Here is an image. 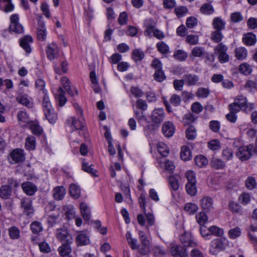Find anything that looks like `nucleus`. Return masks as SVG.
<instances>
[{
	"label": "nucleus",
	"instance_id": "obj_34",
	"mask_svg": "<svg viewBox=\"0 0 257 257\" xmlns=\"http://www.w3.org/2000/svg\"><path fill=\"white\" fill-rule=\"evenodd\" d=\"M201 13L205 15H210L214 12L213 6L210 3H205L202 5L200 9Z\"/></svg>",
	"mask_w": 257,
	"mask_h": 257
},
{
	"label": "nucleus",
	"instance_id": "obj_41",
	"mask_svg": "<svg viewBox=\"0 0 257 257\" xmlns=\"http://www.w3.org/2000/svg\"><path fill=\"white\" fill-rule=\"evenodd\" d=\"M187 193L190 196H195L197 192L196 183H187L185 186Z\"/></svg>",
	"mask_w": 257,
	"mask_h": 257
},
{
	"label": "nucleus",
	"instance_id": "obj_45",
	"mask_svg": "<svg viewBox=\"0 0 257 257\" xmlns=\"http://www.w3.org/2000/svg\"><path fill=\"white\" fill-rule=\"evenodd\" d=\"M135 115L140 123L144 125L145 123H149L147 117L145 115L143 112L140 110H136L135 111Z\"/></svg>",
	"mask_w": 257,
	"mask_h": 257
},
{
	"label": "nucleus",
	"instance_id": "obj_48",
	"mask_svg": "<svg viewBox=\"0 0 257 257\" xmlns=\"http://www.w3.org/2000/svg\"><path fill=\"white\" fill-rule=\"evenodd\" d=\"M251 71L252 69L250 66L247 63H244L239 65V71L240 73L244 75H248L250 74Z\"/></svg>",
	"mask_w": 257,
	"mask_h": 257
},
{
	"label": "nucleus",
	"instance_id": "obj_27",
	"mask_svg": "<svg viewBox=\"0 0 257 257\" xmlns=\"http://www.w3.org/2000/svg\"><path fill=\"white\" fill-rule=\"evenodd\" d=\"M144 25L146 28L144 32L145 35L151 37L152 31L156 28L153 21L152 19L146 20L144 22Z\"/></svg>",
	"mask_w": 257,
	"mask_h": 257
},
{
	"label": "nucleus",
	"instance_id": "obj_3",
	"mask_svg": "<svg viewBox=\"0 0 257 257\" xmlns=\"http://www.w3.org/2000/svg\"><path fill=\"white\" fill-rule=\"evenodd\" d=\"M252 154H257V150L252 144L240 147L236 152V156L241 161L249 159Z\"/></svg>",
	"mask_w": 257,
	"mask_h": 257
},
{
	"label": "nucleus",
	"instance_id": "obj_25",
	"mask_svg": "<svg viewBox=\"0 0 257 257\" xmlns=\"http://www.w3.org/2000/svg\"><path fill=\"white\" fill-rule=\"evenodd\" d=\"M226 23L220 17L215 18L212 22L214 30L222 31L225 29Z\"/></svg>",
	"mask_w": 257,
	"mask_h": 257
},
{
	"label": "nucleus",
	"instance_id": "obj_23",
	"mask_svg": "<svg viewBox=\"0 0 257 257\" xmlns=\"http://www.w3.org/2000/svg\"><path fill=\"white\" fill-rule=\"evenodd\" d=\"M65 91L61 87L58 88L55 94L56 100L58 102L60 106H63L67 101V98L65 96Z\"/></svg>",
	"mask_w": 257,
	"mask_h": 257
},
{
	"label": "nucleus",
	"instance_id": "obj_52",
	"mask_svg": "<svg viewBox=\"0 0 257 257\" xmlns=\"http://www.w3.org/2000/svg\"><path fill=\"white\" fill-rule=\"evenodd\" d=\"M196 218L197 222L200 225H203L206 223L208 220V217L206 213L204 212H201L196 215Z\"/></svg>",
	"mask_w": 257,
	"mask_h": 257
},
{
	"label": "nucleus",
	"instance_id": "obj_29",
	"mask_svg": "<svg viewBox=\"0 0 257 257\" xmlns=\"http://www.w3.org/2000/svg\"><path fill=\"white\" fill-rule=\"evenodd\" d=\"M247 50L242 47L236 48L235 50V57L238 60H243L247 57Z\"/></svg>",
	"mask_w": 257,
	"mask_h": 257
},
{
	"label": "nucleus",
	"instance_id": "obj_40",
	"mask_svg": "<svg viewBox=\"0 0 257 257\" xmlns=\"http://www.w3.org/2000/svg\"><path fill=\"white\" fill-rule=\"evenodd\" d=\"M81 190L79 186L75 184H71L69 186V193L70 195L77 198L80 195Z\"/></svg>",
	"mask_w": 257,
	"mask_h": 257
},
{
	"label": "nucleus",
	"instance_id": "obj_2",
	"mask_svg": "<svg viewBox=\"0 0 257 257\" xmlns=\"http://www.w3.org/2000/svg\"><path fill=\"white\" fill-rule=\"evenodd\" d=\"M42 105L46 118L50 123H55L57 119V115L52 107L47 94L44 95Z\"/></svg>",
	"mask_w": 257,
	"mask_h": 257
},
{
	"label": "nucleus",
	"instance_id": "obj_9",
	"mask_svg": "<svg viewBox=\"0 0 257 257\" xmlns=\"http://www.w3.org/2000/svg\"><path fill=\"white\" fill-rule=\"evenodd\" d=\"M55 235L57 238L62 242H72V237L66 228L57 229Z\"/></svg>",
	"mask_w": 257,
	"mask_h": 257
},
{
	"label": "nucleus",
	"instance_id": "obj_26",
	"mask_svg": "<svg viewBox=\"0 0 257 257\" xmlns=\"http://www.w3.org/2000/svg\"><path fill=\"white\" fill-rule=\"evenodd\" d=\"M256 36L251 33H248L244 34L242 38L243 42L248 46H252L256 43Z\"/></svg>",
	"mask_w": 257,
	"mask_h": 257
},
{
	"label": "nucleus",
	"instance_id": "obj_20",
	"mask_svg": "<svg viewBox=\"0 0 257 257\" xmlns=\"http://www.w3.org/2000/svg\"><path fill=\"white\" fill-rule=\"evenodd\" d=\"M53 196L56 200H62L66 193L65 188L62 186H57L54 188L52 191Z\"/></svg>",
	"mask_w": 257,
	"mask_h": 257
},
{
	"label": "nucleus",
	"instance_id": "obj_55",
	"mask_svg": "<svg viewBox=\"0 0 257 257\" xmlns=\"http://www.w3.org/2000/svg\"><path fill=\"white\" fill-rule=\"evenodd\" d=\"M210 91L208 88L200 87L196 92V96L202 98H206L208 96Z\"/></svg>",
	"mask_w": 257,
	"mask_h": 257
},
{
	"label": "nucleus",
	"instance_id": "obj_36",
	"mask_svg": "<svg viewBox=\"0 0 257 257\" xmlns=\"http://www.w3.org/2000/svg\"><path fill=\"white\" fill-rule=\"evenodd\" d=\"M223 38L222 31L214 30L211 33V40L215 43H220Z\"/></svg>",
	"mask_w": 257,
	"mask_h": 257
},
{
	"label": "nucleus",
	"instance_id": "obj_32",
	"mask_svg": "<svg viewBox=\"0 0 257 257\" xmlns=\"http://www.w3.org/2000/svg\"><path fill=\"white\" fill-rule=\"evenodd\" d=\"M192 154L189 147L184 146L181 148L180 157L184 161L190 160L192 158Z\"/></svg>",
	"mask_w": 257,
	"mask_h": 257
},
{
	"label": "nucleus",
	"instance_id": "obj_61",
	"mask_svg": "<svg viewBox=\"0 0 257 257\" xmlns=\"http://www.w3.org/2000/svg\"><path fill=\"white\" fill-rule=\"evenodd\" d=\"M245 185L246 187L249 190H252L255 188L256 183L254 178L252 177H248L245 181Z\"/></svg>",
	"mask_w": 257,
	"mask_h": 257
},
{
	"label": "nucleus",
	"instance_id": "obj_21",
	"mask_svg": "<svg viewBox=\"0 0 257 257\" xmlns=\"http://www.w3.org/2000/svg\"><path fill=\"white\" fill-rule=\"evenodd\" d=\"M16 100L17 101L27 106V107H32L33 106L32 102L30 100L29 96L27 94L20 93L17 96Z\"/></svg>",
	"mask_w": 257,
	"mask_h": 257
},
{
	"label": "nucleus",
	"instance_id": "obj_18",
	"mask_svg": "<svg viewBox=\"0 0 257 257\" xmlns=\"http://www.w3.org/2000/svg\"><path fill=\"white\" fill-rule=\"evenodd\" d=\"M10 158L13 163H18L22 162L25 159V156L22 150L17 149L10 153ZM12 163V162H11Z\"/></svg>",
	"mask_w": 257,
	"mask_h": 257
},
{
	"label": "nucleus",
	"instance_id": "obj_16",
	"mask_svg": "<svg viewBox=\"0 0 257 257\" xmlns=\"http://www.w3.org/2000/svg\"><path fill=\"white\" fill-rule=\"evenodd\" d=\"M83 119H76L74 117L69 118L67 120V123L70 125L72 131L74 130H80L84 127Z\"/></svg>",
	"mask_w": 257,
	"mask_h": 257
},
{
	"label": "nucleus",
	"instance_id": "obj_49",
	"mask_svg": "<svg viewBox=\"0 0 257 257\" xmlns=\"http://www.w3.org/2000/svg\"><path fill=\"white\" fill-rule=\"evenodd\" d=\"M198 206L193 203H186L184 206V210L189 214H194L198 210Z\"/></svg>",
	"mask_w": 257,
	"mask_h": 257
},
{
	"label": "nucleus",
	"instance_id": "obj_24",
	"mask_svg": "<svg viewBox=\"0 0 257 257\" xmlns=\"http://www.w3.org/2000/svg\"><path fill=\"white\" fill-rule=\"evenodd\" d=\"M14 6L11 0H0V9L8 13L13 11Z\"/></svg>",
	"mask_w": 257,
	"mask_h": 257
},
{
	"label": "nucleus",
	"instance_id": "obj_60",
	"mask_svg": "<svg viewBox=\"0 0 257 257\" xmlns=\"http://www.w3.org/2000/svg\"><path fill=\"white\" fill-rule=\"evenodd\" d=\"M191 54L194 57H202L205 54L204 49L201 47H195L192 49Z\"/></svg>",
	"mask_w": 257,
	"mask_h": 257
},
{
	"label": "nucleus",
	"instance_id": "obj_39",
	"mask_svg": "<svg viewBox=\"0 0 257 257\" xmlns=\"http://www.w3.org/2000/svg\"><path fill=\"white\" fill-rule=\"evenodd\" d=\"M9 235L12 239H18L20 236V230L16 226L10 227L9 229Z\"/></svg>",
	"mask_w": 257,
	"mask_h": 257
},
{
	"label": "nucleus",
	"instance_id": "obj_11",
	"mask_svg": "<svg viewBox=\"0 0 257 257\" xmlns=\"http://www.w3.org/2000/svg\"><path fill=\"white\" fill-rule=\"evenodd\" d=\"M58 47L55 43L49 44L46 49L47 58L51 61L54 60L58 57Z\"/></svg>",
	"mask_w": 257,
	"mask_h": 257
},
{
	"label": "nucleus",
	"instance_id": "obj_57",
	"mask_svg": "<svg viewBox=\"0 0 257 257\" xmlns=\"http://www.w3.org/2000/svg\"><path fill=\"white\" fill-rule=\"evenodd\" d=\"M154 77L155 80L158 82H160L164 81L166 78L162 69L155 70V73L154 74Z\"/></svg>",
	"mask_w": 257,
	"mask_h": 257
},
{
	"label": "nucleus",
	"instance_id": "obj_38",
	"mask_svg": "<svg viewBox=\"0 0 257 257\" xmlns=\"http://www.w3.org/2000/svg\"><path fill=\"white\" fill-rule=\"evenodd\" d=\"M25 148L28 150H34L36 148V139L33 136L28 137L25 140Z\"/></svg>",
	"mask_w": 257,
	"mask_h": 257
},
{
	"label": "nucleus",
	"instance_id": "obj_33",
	"mask_svg": "<svg viewBox=\"0 0 257 257\" xmlns=\"http://www.w3.org/2000/svg\"><path fill=\"white\" fill-rule=\"evenodd\" d=\"M12 190L9 185H3L0 188V197L4 199H8L11 195Z\"/></svg>",
	"mask_w": 257,
	"mask_h": 257
},
{
	"label": "nucleus",
	"instance_id": "obj_10",
	"mask_svg": "<svg viewBox=\"0 0 257 257\" xmlns=\"http://www.w3.org/2000/svg\"><path fill=\"white\" fill-rule=\"evenodd\" d=\"M162 132L165 137L167 138L172 137L175 132V127L173 123L170 121L165 122L162 125Z\"/></svg>",
	"mask_w": 257,
	"mask_h": 257
},
{
	"label": "nucleus",
	"instance_id": "obj_8",
	"mask_svg": "<svg viewBox=\"0 0 257 257\" xmlns=\"http://www.w3.org/2000/svg\"><path fill=\"white\" fill-rule=\"evenodd\" d=\"M224 248V242L221 238L212 240L210 244L209 252L212 255H216Z\"/></svg>",
	"mask_w": 257,
	"mask_h": 257
},
{
	"label": "nucleus",
	"instance_id": "obj_19",
	"mask_svg": "<svg viewBox=\"0 0 257 257\" xmlns=\"http://www.w3.org/2000/svg\"><path fill=\"white\" fill-rule=\"evenodd\" d=\"M213 204L212 199L209 196H204L200 200V206L204 210H211L213 208Z\"/></svg>",
	"mask_w": 257,
	"mask_h": 257
},
{
	"label": "nucleus",
	"instance_id": "obj_44",
	"mask_svg": "<svg viewBox=\"0 0 257 257\" xmlns=\"http://www.w3.org/2000/svg\"><path fill=\"white\" fill-rule=\"evenodd\" d=\"M156 47L158 50L162 54H167L170 52L169 46L163 41L158 42Z\"/></svg>",
	"mask_w": 257,
	"mask_h": 257
},
{
	"label": "nucleus",
	"instance_id": "obj_12",
	"mask_svg": "<svg viewBox=\"0 0 257 257\" xmlns=\"http://www.w3.org/2000/svg\"><path fill=\"white\" fill-rule=\"evenodd\" d=\"M185 84L188 86L199 85L201 83L199 82V76L194 74H187L183 76Z\"/></svg>",
	"mask_w": 257,
	"mask_h": 257
},
{
	"label": "nucleus",
	"instance_id": "obj_53",
	"mask_svg": "<svg viewBox=\"0 0 257 257\" xmlns=\"http://www.w3.org/2000/svg\"><path fill=\"white\" fill-rule=\"evenodd\" d=\"M144 57V52L140 49H135L132 53V58L136 61H141Z\"/></svg>",
	"mask_w": 257,
	"mask_h": 257
},
{
	"label": "nucleus",
	"instance_id": "obj_7",
	"mask_svg": "<svg viewBox=\"0 0 257 257\" xmlns=\"http://www.w3.org/2000/svg\"><path fill=\"white\" fill-rule=\"evenodd\" d=\"M139 238L141 242L142 247L139 248L141 254H146L149 251L150 242L147 235L143 231H140L139 233Z\"/></svg>",
	"mask_w": 257,
	"mask_h": 257
},
{
	"label": "nucleus",
	"instance_id": "obj_46",
	"mask_svg": "<svg viewBox=\"0 0 257 257\" xmlns=\"http://www.w3.org/2000/svg\"><path fill=\"white\" fill-rule=\"evenodd\" d=\"M195 162L199 167H203L208 164V160L204 156L198 155L195 157Z\"/></svg>",
	"mask_w": 257,
	"mask_h": 257
},
{
	"label": "nucleus",
	"instance_id": "obj_6",
	"mask_svg": "<svg viewBox=\"0 0 257 257\" xmlns=\"http://www.w3.org/2000/svg\"><path fill=\"white\" fill-rule=\"evenodd\" d=\"M245 97L242 95L237 96L234 100V102L243 108V110L246 113L250 112L254 108L253 103H248Z\"/></svg>",
	"mask_w": 257,
	"mask_h": 257
},
{
	"label": "nucleus",
	"instance_id": "obj_42",
	"mask_svg": "<svg viewBox=\"0 0 257 257\" xmlns=\"http://www.w3.org/2000/svg\"><path fill=\"white\" fill-rule=\"evenodd\" d=\"M65 215L68 220H70L75 217V212L72 206L68 205L64 207Z\"/></svg>",
	"mask_w": 257,
	"mask_h": 257
},
{
	"label": "nucleus",
	"instance_id": "obj_64",
	"mask_svg": "<svg viewBox=\"0 0 257 257\" xmlns=\"http://www.w3.org/2000/svg\"><path fill=\"white\" fill-rule=\"evenodd\" d=\"M30 129L33 134L40 135L43 133L42 128L38 124L33 123L30 126Z\"/></svg>",
	"mask_w": 257,
	"mask_h": 257
},
{
	"label": "nucleus",
	"instance_id": "obj_58",
	"mask_svg": "<svg viewBox=\"0 0 257 257\" xmlns=\"http://www.w3.org/2000/svg\"><path fill=\"white\" fill-rule=\"evenodd\" d=\"M199 37L195 35H188L186 37V42L191 45H195L198 43Z\"/></svg>",
	"mask_w": 257,
	"mask_h": 257
},
{
	"label": "nucleus",
	"instance_id": "obj_30",
	"mask_svg": "<svg viewBox=\"0 0 257 257\" xmlns=\"http://www.w3.org/2000/svg\"><path fill=\"white\" fill-rule=\"evenodd\" d=\"M72 242H64L58 248L60 254L63 257L68 255L71 252V248L70 244Z\"/></svg>",
	"mask_w": 257,
	"mask_h": 257
},
{
	"label": "nucleus",
	"instance_id": "obj_1",
	"mask_svg": "<svg viewBox=\"0 0 257 257\" xmlns=\"http://www.w3.org/2000/svg\"><path fill=\"white\" fill-rule=\"evenodd\" d=\"M165 117V112L163 108H155L151 112L150 116L153 123L147 124L146 129L150 132L155 131L164 120Z\"/></svg>",
	"mask_w": 257,
	"mask_h": 257
},
{
	"label": "nucleus",
	"instance_id": "obj_22",
	"mask_svg": "<svg viewBox=\"0 0 257 257\" xmlns=\"http://www.w3.org/2000/svg\"><path fill=\"white\" fill-rule=\"evenodd\" d=\"M76 241L78 245H86L90 243L89 236L83 232H79L76 238Z\"/></svg>",
	"mask_w": 257,
	"mask_h": 257
},
{
	"label": "nucleus",
	"instance_id": "obj_28",
	"mask_svg": "<svg viewBox=\"0 0 257 257\" xmlns=\"http://www.w3.org/2000/svg\"><path fill=\"white\" fill-rule=\"evenodd\" d=\"M80 209L83 219L86 221L89 220L90 218V211L87 205L84 202L81 203Z\"/></svg>",
	"mask_w": 257,
	"mask_h": 257
},
{
	"label": "nucleus",
	"instance_id": "obj_17",
	"mask_svg": "<svg viewBox=\"0 0 257 257\" xmlns=\"http://www.w3.org/2000/svg\"><path fill=\"white\" fill-rule=\"evenodd\" d=\"M33 41L32 37L29 35H26L20 40V46L27 53H30L32 51L30 44L32 43Z\"/></svg>",
	"mask_w": 257,
	"mask_h": 257
},
{
	"label": "nucleus",
	"instance_id": "obj_5",
	"mask_svg": "<svg viewBox=\"0 0 257 257\" xmlns=\"http://www.w3.org/2000/svg\"><path fill=\"white\" fill-rule=\"evenodd\" d=\"M21 207L23 210V213L29 217L32 216L34 213L32 205V200L28 197L23 198L21 200Z\"/></svg>",
	"mask_w": 257,
	"mask_h": 257
},
{
	"label": "nucleus",
	"instance_id": "obj_15",
	"mask_svg": "<svg viewBox=\"0 0 257 257\" xmlns=\"http://www.w3.org/2000/svg\"><path fill=\"white\" fill-rule=\"evenodd\" d=\"M180 240L185 246L195 247L197 245L191 234L188 232H184L181 236Z\"/></svg>",
	"mask_w": 257,
	"mask_h": 257
},
{
	"label": "nucleus",
	"instance_id": "obj_43",
	"mask_svg": "<svg viewBox=\"0 0 257 257\" xmlns=\"http://www.w3.org/2000/svg\"><path fill=\"white\" fill-rule=\"evenodd\" d=\"M186 136L188 140H194L197 136L196 128L193 125L189 126L186 131Z\"/></svg>",
	"mask_w": 257,
	"mask_h": 257
},
{
	"label": "nucleus",
	"instance_id": "obj_13",
	"mask_svg": "<svg viewBox=\"0 0 257 257\" xmlns=\"http://www.w3.org/2000/svg\"><path fill=\"white\" fill-rule=\"evenodd\" d=\"M171 253L174 257H186L187 253L186 249L182 246L174 245L171 248Z\"/></svg>",
	"mask_w": 257,
	"mask_h": 257
},
{
	"label": "nucleus",
	"instance_id": "obj_56",
	"mask_svg": "<svg viewBox=\"0 0 257 257\" xmlns=\"http://www.w3.org/2000/svg\"><path fill=\"white\" fill-rule=\"evenodd\" d=\"M209 229L211 235L213 234L215 236H221L224 233L223 229L216 226H212Z\"/></svg>",
	"mask_w": 257,
	"mask_h": 257
},
{
	"label": "nucleus",
	"instance_id": "obj_14",
	"mask_svg": "<svg viewBox=\"0 0 257 257\" xmlns=\"http://www.w3.org/2000/svg\"><path fill=\"white\" fill-rule=\"evenodd\" d=\"M23 191L28 195L32 196L37 191V186L32 182H25L22 184Z\"/></svg>",
	"mask_w": 257,
	"mask_h": 257
},
{
	"label": "nucleus",
	"instance_id": "obj_63",
	"mask_svg": "<svg viewBox=\"0 0 257 257\" xmlns=\"http://www.w3.org/2000/svg\"><path fill=\"white\" fill-rule=\"evenodd\" d=\"M9 29L11 31H13L18 34L22 33L24 31L23 27L19 23L11 24Z\"/></svg>",
	"mask_w": 257,
	"mask_h": 257
},
{
	"label": "nucleus",
	"instance_id": "obj_50",
	"mask_svg": "<svg viewBox=\"0 0 257 257\" xmlns=\"http://www.w3.org/2000/svg\"><path fill=\"white\" fill-rule=\"evenodd\" d=\"M158 150L159 154L164 157L168 156L169 150L167 146L163 143H159L158 145Z\"/></svg>",
	"mask_w": 257,
	"mask_h": 257
},
{
	"label": "nucleus",
	"instance_id": "obj_4",
	"mask_svg": "<svg viewBox=\"0 0 257 257\" xmlns=\"http://www.w3.org/2000/svg\"><path fill=\"white\" fill-rule=\"evenodd\" d=\"M227 47L222 43H220L214 48V52L218 56V59L221 63H225L229 61V56L227 54Z\"/></svg>",
	"mask_w": 257,
	"mask_h": 257
},
{
	"label": "nucleus",
	"instance_id": "obj_31",
	"mask_svg": "<svg viewBox=\"0 0 257 257\" xmlns=\"http://www.w3.org/2000/svg\"><path fill=\"white\" fill-rule=\"evenodd\" d=\"M37 38L40 41H44L46 39V29L43 22L39 24L37 29Z\"/></svg>",
	"mask_w": 257,
	"mask_h": 257
},
{
	"label": "nucleus",
	"instance_id": "obj_35",
	"mask_svg": "<svg viewBox=\"0 0 257 257\" xmlns=\"http://www.w3.org/2000/svg\"><path fill=\"white\" fill-rule=\"evenodd\" d=\"M30 229L32 232L36 234H39L43 230L42 224L37 221L32 222L30 224Z\"/></svg>",
	"mask_w": 257,
	"mask_h": 257
},
{
	"label": "nucleus",
	"instance_id": "obj_59",
	"mask_svg": "<svg viewBox=\"0 0 257 257\" xmlns=\"http://www.w3.org/2000/svg\"><path fill=\"white\" fill-rule=\"evenodd\" d=\"M174 57L176 59L182 61H184L187 58V54L183 50H178L174 53Z\"/></svg>",
	"mask_w": 257,
	"mask_h": 257
},
{
	"label": "nucleus",
	"instance_id": "obj_54",
	"mask_svg": "<svg viewBox=\"0 0 257 257\" xmlns=\"http://www.w3.org/2000/svg\"><path fill=\"white\" fill-rule=\"evenodd\" d=\"M213 167L216 169H223L225 167V163L220 159L213 158L211 161Z\"/></svg>",
	"mask_w": 257,
	"mask_h": 257
},
{
	"label": "nucleus",
	"instance_id": "obj_47",
	"mask_svg": "<svg viewBox=\"0 0 257 257\" xmlns=\"http://www.w3.org/2000/svg\"><path fill=\"white\" fill-rule=\"evenodd\" d=\"M241 230L239 227H235L228 231V235L230 238L235 239L240 236Z\"/></svg>",
	"mask_w": 257,
	"mask_h": 257
},
{
	"label": "nucleus",
	"instance_id": "obj_51",
	"mask_svg": "<svg viewBox=\"0 0 257 257\" xmlns=\"http://www.w3.org/2000/svg\"><path fill=\"white\" fill-rule=\"evenodd\" d=\"M229 209L233 213L241 214L242 208L241 206L237 203L230 202L228 205Z\"/></svg>",
	"mask_w": 257,
	"mask_h": 257
},
{
	"label": "nucleus",
	"instance_id": "obj_37",
	"mask_svg": "<svg viewBox=\"0 0 257 257\" xmlns=\"http://www.w3.org/2000/svg\"><path fill=\"white\" fill-rule=\"evenodd\" d=\"M168 182L170 187L174 191L179 190L180 184L178 179L174 175H170L168 177Z\"/></svg>",
	"mask_w": 257,
	"mask_h": 257
},
{
	"label": "nucleus",
	"instance_id": "obj_62",
	"mask_svg": "<svg viewBox=\"0 0 257 257\" xmlns=\"http://www.w3.org/2000/svg\"><path fill=\"white\" fill-rule=\"evenodd\" d=\"M231 21L235 23L240 22L243 19V17L240 12H234L230 15Z\"/></svg>",
	"mask_w": 257,
	"mask_h": 257
}]
</instances>
